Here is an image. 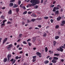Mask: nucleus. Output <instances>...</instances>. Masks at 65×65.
Segmentation results:
<instances>
[{
    "instance_id": "1",
    "label": "nucleus",
    "mask_w": 65,
    "mask_h": 65,
    "mask_svg": "<svg viewBox=\"0 0 65 65\" xmlns=\"http://www.w3.org/2000/svg\"><path fill=\"white\" fill-rule=\"evenodd\" d=\"M32 3V6H35L37 4H39L40 2L39 0H31L30 1Z\"/></svg>"
},
{
    "instance_id": "2",
    "label": "nucleus",
    "mask_w": 65,
    "mask_h": 65,
    "mask_svg": "<svg viewBox=\"0 0 65 65\" xmlns=\"http://www.w3.org/2000/svg\"><path fill=\"white\" fill-rule=\"evenodd\" d=\"M59 7L60 5H58L56 7H54L53 10V11L55 12V11H56V10H58V9H59Z\"/></svg>"
},
{
    "instance_id": "3",
    "label": "nucleus",
    "mask_w": 65,
    "mask_h": 65,
    "mask_svg": "<svg viewBox=\"0 0 65 65\" xmlns=\"http://www.w3.org/2000/svg\"><path fill=\"white\" fill-rule=\"evenodd\" d=\"M8 46V47H7V48L8 50H10V48H11V47H12V44H10Z\"/></svg>"
},
{
    "instance_id": "4",
    "label": "nucleus",
    "mask_w": 65,
    "mask_h": 65,
    "mask_svg": "<svg viewBox=\"0 0 65 65\" xmlns=\"http://www.w3.org/2000/svg\"><path fill=\"white\" fill-rule=\"evenodd\" d=\"M7 39H8V38H5L3 41V44H4V43H5L6 41L7 40Z\"/></svg>"
},
{
    "instance_id": "5",
    "label": "nucleus",
    "mask_w": 65,
    "mask_h": 65,
    "mask_svg": "<svg viewBox=\"0 0 65 65\" xmlns=\"http://www.w3.org/2000/svg\"><path fill=\"white\" fill-rule=\"evenodd\" d=\"M36 54L37 55L39 56L40 58H41V53H39L38 52L36 53Z\"/></svg>"
},
{
    "instance_id": "6",
    "label": "nucleus",
    "mask_w": 65,
    "mask_h": 65,
    "mask_svg": "<svg viewBox=\"0 0 65 65\" xmlns=\"http://www.w3.org/2000/svg\"><path fill=\"white\" fill-rule=\"evenodd\" d=\"M11 55L10 54H8L7 56V60L8 61H9V59H10Z\"/></svg>"
},
{
    "instance_id": "7",
    "label": "nucleus",
    "mask_w": 65,
    "mask_h": 65,
    "mask_svg": "<svg viewBox=\"0 0 65 65\" xmlns=\"http://www.w3.org/2000/svg\"><path fill=\"white\" fill-rule=\"evenodd\" d=\"M36 56L32 57V58L33 59L32 60V62H35V61H36Z\"/></svg>"
},
{
    "instance_id": "8",
    "label": "nucleus",
    "mask_w": 65,
    "mask_h": 65,
    "mask_svg": "<svg viewBox=\"0 0 65 65\" xmlns=\"http://www.w3.org/2000/svg\"><path fill=\"white\" fill-rule=\"evenodd\" d=\"M62 24H61V26H63L64 25L65 23V21H62L61 22Z\"/></svg>"
},
{
    "instance_id": "9",
    "label": "nucleus",
    "mask_w": 65,
    "mask_h": 65,
    "mask_svg": "<svg viewBox=\"0 0 65 65\" xmlns=\"http://www.w3.org/2000/svg\"><path fill=\"white\" fill-rule=\"evenodd\" d=\"M61 19V17L59 16L57 18V21H59Z\"/></svg>"
},
{
    "instance_id": "10",
    "label": "nucleus",
    "mask_w": 65,
    "mask_h": 65,
    "mask_svg": "<svg viewBox=\"0 0 65 65\" xmlns=\"http://www.w3.org/2000/svg\"><path fill=\"white\" fill-rule=\"evenodd\" d=\"M9 14H12V11L11 10H10L8 12Z\"/></svg>"
},
{
    "instance_id": "11",
    "label": "nucleus",
    "mask_w": 65,
    "mask_h": 65,
    "mask_svg": "<svg viewBox=\"0 0 65 65\" xmlns=\"http://www.w3.org/2000/svg\"><path fill=\"white\" fill-rule=\"evenodd\" d=\"M52 63H56V62H57V60L54 59H53L52 60Z\"/></svg>"
},
{
    "instance_id": "12",
    "label": "nucleus",
    "mask_w": 65,
    "mask_h": 65,
    "mask_svg": "<svg viewBox=\"0 0 65 65\" xmlns=\"http://www.w3.org/2000/svg\"><path fill=\"white\" fill-rule=\"evenodd\" d=\"M59 48H60V51L61 52H63V49L61 47H59Z\"/></svg>"
},
{
    "instance_id": "13",
    "label": "nucleus",
    "mask_w": 65,
    "mask_h": 65,
    "mask_svg": "<svg viewBox=\"0 0 65 65\" xmlns=\"http://www.w3.org/2000/svg\"><path fill=\"white\" fill-rule=\"evenodd\" d=\"M18 6V5L15 4H14L13 6V8H16V7H17Z\"/></svg>"
},
{
    "instance_id": "14",
    "label": "nucleus",
    "mask_w": 65,
    "mask_h": 65,
    "mask_svg": "<svg viewBox=\"0 0 65 65\" xmlns=\"http://www.w3.org/2000/svg\"><path fill=\"white\" fill-rule=\"evenodd\" d=\"M7 58H5L3 60L4 62H6L7 61Z\"/></svg>"
},
{
    "instance_id": "15",
    "label": "nucleus",
    "mask_w": 65,
    "mask_h": 65,
    "mask_svg": "<svg viewBox=\"0 0 65 65\" xmlns=\"http://www.w3.org/2000/svg\"><path fill=\"white\" fill-rule=\"evenodd\" d=\"M55 14H59V10L56 11L55 12Z\"/></svg>"
},
{
    "instance_id": "16",
    "label": "nucleus",
    "mask_w": 65,
    "mask_h": 65,
    "mask_svg": "<svg viewBox=\"0 0 65 65\" xmlns=\"http://www.w3.org/2000/svg\"><path fill=\"white\" fill-rule=\"evenodd\" d=\"M13 5V3H10L9 5V6L10 7H12Z\"/></svg>"
},
{
    "instance_id": "17",
    "label": "nucleus",
    "mask_w": 65,
    "mask_h": 65,
    "mask_svg": "<svg viewBox=\"0 0 65 65\" xmlns=\"http://www.w3.org/2000/svg\"><path fill=\"white\" fill-rule=\"evenodd\" d=\"M53 59L56 60H58V58L56 57H53Z\"/></svg>"
},
{
    "instance_id": "18",
    "label": "nucleus",
    "mask_w": 65,
    "mask_h": 65,
    "mask_svg": "<svg viewBox=\"0 0 65 65\" xmlns=\"http://www.w3.org/2000/svg\"><path fill=\"white\" fill-rule=\"evenodd\" d=\"M22 34H20L19 35V36L18 37L19 38H21L22 36Z\"/></svg>"
},
{
    "instance_id": "19",
    "label": "nucleus",
    "mask_w": 65,
    "mask_h": 65,
    "mask_svg": "<svg viewBox=\"0 0 65 65\" xmlns=\"http://www.w3.org/2000/svg\"><path fill=\"white\" fill-rule=\"evenodd\" d=\"M53 45L54 46H55V45H56V42L55 41H54L53 42Z\"/></svg>"
},
{
    "instance_id": "20",
    "label": "nucleus",
    "mask_w": 65,
    "mask_h": 65,
    "mask_svg": "<svg viewBox=\"0 0 65 65\" xmlns=\"http://www.w3.org/2000/svg\"><path fill=\"white\" fill-rule=\"evenodd\" d=\"M59 38V36H56L55 37V39H58Z\"/></svg>"
},
{
    "instance_id": "21",
    "label": "nucleus",
    "mask_w": 65,
    "mask_h": 65,
    "mask_svg": "<svg viewBox=\"0 0 65 65\" xmlns=\"http://www.w3.org/2000/svg\"><path fill=\"white\" fill-rule=\"evenodd\" d=\"M45 51L46 52H47L48 49H47V47H45Z\"/></svg>"
},
{
    "instance_id": "22",
    "label": "nucleus",
    "mask_w": 65,
    "mask_h": 65,
    "mask_svg": "<svg viewBox=\"0 0 65 65\" xmlns=\"http://www.w3.org/2000/svg\"><path fill=\"white\" fill-rule=\"evenodd\" d=\"M49 62V61H48V60H46V61H45L44 62V63L45 64H47V63H48Z\"/></svg>"
},
{
    "instance_id": "23",
    "label": "nucleus",
    "mask_w": 65,
    "mask_h": 65,
    "mask_svg": "<svg viewBox=\"0 0 65 65\" xmlns=\"http://www.w3.org/2000/svg\"><path fill=\"white\" fill-rule=\"evenodd\" d=\"M46 35V34L45 33H44V34L43 35V37H45Z\"/></svg>"
},
{
    "instance_id": "24",
    "label": "nucleus",
    "mask_w": 65,
    "mask_h": 65,
    "mask_svg": "<svg viewBox=\"0 0 65 65\" xmlns=\"http://www.w3.org/2000/svg\"><path fill=\"white\" fill-rule=\"evenodd\" d=\"M32 38L33 39L32 40L33 42H34L35 40V37H33Z\"/></svg>"
},
{
    "instance_id": "25",
    "label": "nucleus",
    "mask_w": 65,
    "mask_h": 65,
    "mask_svg": "<svg viewBox=\"0 0 65 65\" xmlns=\"http://www.w3.org/2000/svg\"><path fill=\"white\" fill-rule=\"evenodd\" d=\"M44 19H45V20H46L47 19H48V17H44Z\"/></svg>"
},
{
    "instance_id": "26",
    "label": "nucleus",
    "mask_w": 65,
    "mask_h": 65,
    "mask_svg": "<svg viewBox=\"0 0 65 65\" xmlns=\"http://www.w3.org/2000/svg\"><path fill=\"white\" fill-rule=\"evenodd\" d=\"M16 10L17 12H18L19 11V8H16Z\"/></svg>"
},
{
    "instance_id": "27",
    "label": "nucleus",
    "mask_w": 65,
    "mask_h": 65,
    "mask_svg": "<svg viewBox=\"0 0 65 65\" xmlns=\"http://www.w3.org/2000/svg\"><path fill=\"white\" fill-rule=\"evenodd\" d=\"M38 6L36 5L35 6L34 8H35V9H37V8H38Z\"/></svg>"
},
{
    "instance_id": "28",
    "label": "nucleus",
    "mask_w": 65,
    "mask_h": 65,
    "mask_svg": "<svg viewBox=\"0 0 65 65\" xmlns=\"http://www.w3.org/2000/svg\"><path fill=\"white\" fill-rule=\"evenodd\" d=\"M21 1L20 0H19L18 2V5H20V4H21Z\"/></svg>"
},
{
    "instance_id": "29",
    "label": "nucleus",
    "mask_w": 65,
    "mask_h": 65,
    "mask_svg": "<svg viewBox=\"0 0 65 65\" xmlns=\"http://www.w3.org/2000/svg\"><path fill=\"white\" fill-rule=\"evenodd\" d=\"M1 26H2H2H5V23H2L1 25Z\"/></svg>"
},
{
    "instance_id": "30",
    "label": "nucleus",
    "mask_w": 65,
    "mask_h": 65,
    "mask_svg": "<svg viewBox=\"0 0 65 65\" xmlns=\"http://www.w3.org/2000/svg\"><path fill=\"white\" fill-rule=\"evenodd\" d=\"M28 5L29 7H31V6H32V4H28Z\"/></svg>"
},
{
    "instance_id": "31",
    "label": "nucleus",
    "mask_w": 65,
    "mask_h": 65,
    "mask_svg": "<svg viewBox=\"0 0 65 65\" xmlns=\"http://www.w3.org/2000/svg\"><path fill=\"white\" fill-rule=\"evenodd\" d=\"M1 18L2 19H4V16L3 15L1 16Z\"/></svg>"
},
{
    "instance_id": "32",
    "label": "nucleus",
    "mask_w": 65,
    "mask_h": 65,
    "mask_svg": "<svg viewBox=\"0 0 65 65\" xmlns=\"http://www.w3.org/2000/svg\"><path fill=\"white\" fill-rule=\"evenodd\" d=\"M15 2V0H12L10 1V2Z\"/></svg>"
},
{
    "instance_id": "33",
    "label": "nucleus",
    "mask_w": 65,
    "mask_h": 65,
    "mask_svg": "<svg viewBox=\"0 0 65 65\" xmlns=\"http://www.w3.org/2000/svg\"><path fill=\"white\" fill-rule=\"evenodd\" d=\"M35 20H36L35 19H32L31 20V21L33 22H34L35 21Z\"/></svg>"
},
{
    "instance_id": "34",
    "label": "nucleus",
    "mask_w": 65,
    "mask_h": 65,
    "mask_svg": "<svg viewBox=\"0 0 65 65\" xmlns=\"http://www.w3.org/2000/svg\"><path fill=\"white\" fill-rule=\"evenodd\" d=\"M23 43L24 44H27V42H26L25 41H23Z\"/></svg>"
},
{
    "instance_id": "35",
    "label": "nucleus",
    "mask_w": 65,
    "mask_h": 65,
    "mask_svg": "<svg viewBox=\"0 0 65 65\" xmlns=\"http://www.w3.org/2000/svg\"><path fill=\"white\" fill-rule=\"evenodd\" d=\"M27 13V11H25L23 13V14H26Z\"/></svg>"
},
{
    "instance_id": "36",
    "label": "nucleus",
    "mask_w": 65,
    "mask_h": 65,
    "mask_svg": "<svg viewBox=\"0 0 65 65\" xmlns=\"http://www.w3.org/2000/svg\"><path fill=\"white\" fill-rule=\"evenodd\" d=\"M59 27V26L58 25H57L56 26V29H57V28H58Z\"/></svg>"
},
{
    "instance_id": "37",
    "label": "nucleus",
    "mask_w": 65,
    "mask_h": 65,
    "mask_svg": "<svg viewBox=\"0 0 65 65\" xmlns=\"http://www.w3.org/2000/svg\"><path fill=\"white\" fill-rule=\"evenodd\" d=\"M28 43L29 45V46H31V43H30V42H28Z\"/></svg>"
},
{
    "instance_id": "38",
    "label": "nucleus",
    "mask_w": 65,
    "mask_h": 65,
    "mask_svg": "<svg viewBox=\"0 0 65 65\" xmlns=\"http://www.w3.org/2000/svg\"><path fill=\"white\" fill-rule=\"evenodd\" d=\"M15 59H16L17 60H18L19 59V57L18 56H16L15 57Z\"/></svg>"
},
{
    "instance_id": "39",
    "label": "nucleus",
    "mask_w": 65,
    "mask_h": 65,
    "mask_svg": "<svg viewBox=\"0 0 65 65\" xmlns=\"http://www.w3.org/2000/svg\"><path fill=\"white\" fill-rule=\"evenodd\" d=\"M50 21H51V23H53V22L54 21L53 20V19H51L50 20Z\"/></svg>"
},
{
    "instance_id": "40",
    "label": "nucleus",
    "mask_w": 65,
    "mask_h": 65,
    "mask_svg": "<svg viewBox=\"0 0 65 65\" xmlns=\"http://www.w3.org/2000/svg\"><path fill=\"white\" fill-rule=\"evenodd\" d=\"M33 16L34 17H36V15H35V13H33Z\"/></svg>"
},
{
    "instance_id": "41",
    "label": "nucleus",
    "mask_w": 65,
    "mask_h": 65,
    "mask_svg": "<svg viewBox=\"0 0 65 65\" xmlns=\"http://www.w3.org/2000/svg\"><path fill=\"white\" fill-rule=\"evenodd\" d=\"M7 21L6 20H5L3 21V23H5V22H6Z\"/></svg>"
},
{
    "instance_id": "42",
    "label": "nucleus",
    "mask_w": 65,
    "mask_h": 65,
    "mask_svg": "<svg viewBox=\"0 0 65 65\" xmlns=\"http://www.w3.org/2000/svg\"><path fill=\"white\" fill-rule=\"evenodd\" d=\"M59 54H55L54 56H59Z\"/></svg>"
},
{
    "instance_id": "43",
    "label": "nucleus",
    "mask_w": 65,
    "mask_h": 65,
    "mask_svg": "<svg viewBox=\"0 0 65 65\" xmlns=\"http://www.w3.org/2000/svg\"><path fill=\"white\" fill-rule=\"evenodd\" d=\"M25 24V22H24L22 21V25H24Z\"/></svg>"
},
{
    "instance_id": "44",
    "label": "nucleus",
    "mask_w": 65,
    "mask_h": 65,
    "mask_svg": "<svg viewBox=\"0 0 65 65\" xmlns=\"http://www.w3.org/2000/svg\"><path fill=\"white\" fill-rule=\"evenodd\" d=\"M57 50L58 51H60V49L59 48H57Z\"/></svg>"
},
{
    "instance_id": "45",
    "label": "nucleus",
    "mask_w": 65,
    "mask_h": 65,
    "mask_svg": "<svg viewBox=\"0 0 65 65\" xmlns=\"http://www.w3.org/2000/svg\"><path fill=\"white\" fill-rule=\"evenodd\" d=\"M32 13V12H28V14H30L31 13Z\"/></svg>"
},
{
    "instance_id": "46",
    "label": "nucleus",
    "mask_w": 65,
    "mask_h": 65,
    "mask_svg": "<svg viewBox=\"0 0 65 65\" xmlns=\"http://www.w3.org/2000/svg\"><path fill=\"white\" fill-rule=\"evenodd\" d=\"M38 27H39V28H41V26L40 25H38Z\"/></svg>"
},
{
    "instance_id": "47",
    "label": "nucleus",
    "mask_w": 65,
    "mask_h": 65,
    "mask_svg": "<svg viewBox=\"0 0 65 65\" xmlns=\"http://www.w3.org/2000/svg\"><path fill=\"white\" fill-rule=\"evenodd\" d=\"M23 8L24 9H26V8L25 7L23 6Z\"/></svg>"
},
{
    "instance_id": "48",
    "label": "nucleus",
    "mask_w": 65,
    "mask_h": 65,
    "mask_svg": "<svg viewBox=\"0 0 65 65\" xmlns=\"http://www.w3.org/2000/svg\"><path fill=\"white\" fill-rule=\"evenodd\" d=\"M30 40H31V39H29L27 40V42H28V41H30Z\"/></svg>"
},
{
    "instance_id": "49",
    "label": "nucleus",
    "mask_w": 65,
    "mask_h": 65,
    "mask_svg": "<svg viewBox=\"0 0 65 65\" xmlns=\"http://www.w3.org/2000/svg\"><path fill=\"white\" fill-rule=\"evenodd\" d=\"M35 29H36V30H37V29H38H38H39V28H38L37 27H35Z\"/></svg>"
},
{
    "instance_id": "50",
    "label": "nucleus",
    "mask_w": 65,
    "mask_h": 65,
    "mask_svg": "<svg viewBox=\"0 0 65 65\" xmlns=\"http://www.w3.org/2000/svg\"><path fill=\"white\" fill-rule=\"evenodd\" d=\"M23 4H22L20 6V7H22V6H23Z\"/></svg>"
},
{
    "instance_id": "51",
    "label": "nucleus",
    "mask_w": 65,
    "mask_h": 65,
    "mask_svg": "<svg viewBox=\"0 0 65 65\" xmlns=\"http://www.w3.org/2000/svg\"><path fill=\"white\" fill-rule=\"evenodd\" d=\"M22 48H21L20 47H19V50H22Z\"/></svg>"
},
{
    "instance_id": "52",
    "label": "nucleus",
    "mask_w": 65,
    "mask_h": 65,
    "mask_svg": "<svg viewBox=\"0 0 65 65\" xmlns=\"http://www.w3.org/2000/svg\"><path fill=\"white\" fill-rule=\"evenodd\" d=\"M52 57H51L49 58V60H52Z\"/></svg>"
},
{
    "instance_id": "53",
    "label": "nucleus",
    "mask_w": 65,
    "mask_h": 65,
    "mask_svg": "<svg viewBox=\"0 0 65 65\" xmlns=\"http://www.w3.org/2000/svg\"><path fill=\"white\" fill-rule=\"evenodd\" d=\"M19 46H20V45L18 44V45H17V48H18V47H19Z\"/></svg>"
},
{
    "instance_id": "54",
    "label": "nucleus",
    "mask_w": 65,
    "mask_h": 65,
    "mask_svg": "<svg viewBox=\"0 0 65 65\" xmlns=\"http://www.w3.org/2000/svg\"><path fill=\"white\" fill-rule=\"evenodd\" d=\"M9 20H10V21H12V19L11 18H10L9 19Z\"/></svg>"
},
{
    "instance_id": "55",
    "label": "nucleus",
    "mask_w": 65,
    "mask_h": 65,
    "mask_svg": "<svg viewBox=\"0 0 65 65\" xmlns=\"http://www.w3.org/2000/svg\"><path fill=\"white\" fill-rule=\"evenodd\" d=\"M54 6H55V5H52L51 6V7H53Z\"/></svg>"
},
{
    "instance_id": "56",
    "label": "nucleus",
    "mask_w": 65,
    "mask_h": 65,
    "mask_svg": "<svg viewBox=\"0 0 65 65\" xmlns=\"http://www.w3.org/2000/svg\"><path fill=\"white\" fill-rule=\"evenodd\" d=\"M5 7H4L2 8V9H5Z\"/></svg>"
},
{
    "instance_id": "57",
    "label": "nucleus",
    "mask_w": 65,
    "mask_h": 65,
    "mask_svg": "<svg viewBox=\"0 0 65 65\" xmlns=\"http://www.w3.org/2000/svg\"><path fill=\"white\" fill-rule=\"evenodd\" d=\"M43 0H41V3H43Z\"/></svg>"
},
{
    "instance_id": "58",
    "label": "nucleus",
    "mask_w": 65,
    "mask_h": 65,
    "mask_svg": "<svg viewBox=\"0 0 65 65\" xmlns=\"http://www.w3.org/2000/svg\"><path fill=\"white\" fill-rule=\"evenodd\" d=\"M16 61V60H14V61H13V63H15V62Z\"/></svg>"
},
{
    "instance_id": "59",
    "label": "nucleus",
    "mask_w": 65,
    "mask_h": 65,
    "mask_svg": "<svg viewBox=\"0 0 65 65\" xmlns=\"http://www.w3.org/2000/svg\"><path fill=\"white\" fill-rule=\"evenodd\" d=\"M60 61H61V62H64V59H61Z\"/></svg>"
},
{
    "instance_id": "60",
    "label": "nucleus",
    "mask_w": 65,
    "mask_h": 65,
    "mask_svg": "<svg viewBox=\"0 0 65 65\" xmlns=\"http://www.w3.org/2000/svg\"><path fill=\"white\" fill-rule=\"evenodd\" d=\"M27 22L28 23H30V20H27Z\"/></svg>"
},
{
    "instance_id": "61",
    "label": "nucleus",
    "mask_w": 65,
    "mask_h": 65,
    "mask_svg": "<svg viewBox=\"0 0 65 65\" xmlns=\"http://www.w3.org/2000/svg\"><path fill=\"white\" fill-rule=\"evenodd\" d=\"M10 61H11V62H12V61H13V59H12Z\"/></svg>"
},
{
    "instance_id": "62",
    "label": "nucleus",
    "mask_w": 65,
    "mask_h": 65,
    "mask_svg": "<svg viewBox=\"0 0 65 65\" xmlns=\"http://www.w3.org/2000/svg\"><path fill=\"white\" fill-rule=\"evenodd\" d=\"M50 56H48L46 58H47V59H48V58H50Z\"/></svg>"
},
{
    "instance_id": "63",
    "label": "nucleus",
    "mask_w": 65,
    "mask_h": 65,
    "mask_svg": "<svg viewBox=\"0 0 65 65\" xmlns=\"http://www.w3.org/2000/svg\"><path fill=\"white\" fill-rule=\"evenodd\" d=\"M10 22H7V24H10Z\"/></svg>"
},
{
    "instance_id": "64",
    "label": "nucleus",
    "mask_w": 65,
    "mask_h": 65,
    "mask_svg": "<svg viewBox=\"0 0 65 65\" xmlns=\"http://www.w3.org/2000/svg\"><path fill=\"white\" fill-rule=\"evenodd\" d=\"M23 53V52L22 51H21L20 52V54H22Z\"/></svg>"
}]
</instances>
